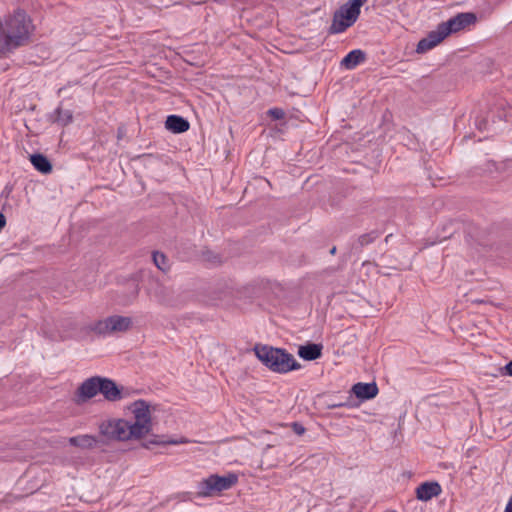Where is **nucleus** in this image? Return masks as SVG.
<instances>
[{
	"label": "nucleus",
	"mask_w": 512,
	"mask_h": 512,
	"mask_svg": "<svg viewBox=\"0 0 512 512\" xmlns=\"http://www.w3.org/2000/svg\"><path fill=\"white\" fill-rule=\"evenodd\" d=\"M365 60V53L356 49L350 51L341 61V65L346 69H354Z\"/></svg>",
	"instance_id": "nucleus-15"
},
{
	"label": "nucleus",
	"mask_w": 512,
	"mask_h": 512,
	"mask_svg": "<svg viewBox=\"0 0 512 512\" xmlns=\"http://www.w3.org/2000/svg\"><path fill=\"white\" fill-rule=\"evenodd\" d=\"M98 384L99 393H101L107 401L115 402L122 399L121 390L113 380L99 376Z\"/></svg>",
	"instance_id": "nucleus-10"
},
{
	"label": "nucleus",
	"mask_w": 512,
	"mask_h": 512,
	"mask_svg": "<svg viewBox=\"0 0 512 512\" xmlns=\"http://www.w3.org/2000/svg\"><path fill=\"white\" fill-rule=\"evenodd\" d=\"M322 346L318 344H307L300 346L298 350L299 356L304 360H316L321 356Z\"/></svg>",
	"instance_id": "nucleus-16"
},
{
	"label": "nucleus",
	"mask_w": 512,
	"mask_h": 512,
	"mask_svg": "<svg viewBox=\"0 0 512 512\" xmlns=\"http://www.w3.org/2000/svg\"><path fill=\"white\" fill-rule=\"evenodd\" d=\"M442 489L438 482H424L416 488V498L427 502L441 494Z\"/></svg>",
	"instance_id": "nucleus-11"
},
{
	"label": "nucleus",
	"mask_w": 512,
	"mask_h": 512,
	"mask_svg": "<svg viewBox=\"0 0 512 512\" xmlns=\"http://www.w3.org/2000/svg\"><path fill=\"white\" fill-rule=\"evenodd\" d=\"M476 20L477 17L474 13L465 12L457 14L446 22H442V25L446 30H449L450 35L451 33H456L467 26L474 24Z\"/></svg>",
	"instance_id": "nucleus-9"
},
{
	"label": "nucleus",
	"mask_w": 512,
	"mask_h": 512,
	"mask_svg": "<svg viewBox=\"0 0 512 512\" xmlns=\"http://www.w3.org/2000/svg\"><path fill=\"white\" fill-rule=\"evenodd\" d=\"M152 258L155 266L162 272H167L170 269L169 259L163 253L154 252Z\"/></svg>",
	"instance_id": "nucleus-21"
},
{
	"label": "nucleus",
	"mask_w": 512,
	"mask_h": 512,
	"mask_svg": "<svg viewBox=\"0 0 512 512\" xmlns=\"http://www.w3.org/2000/svg\"><path fill=\"white\" fill-rule=\"evenodd\" d=\"M2 24L5 32L9 35L10 41H12L17 48L28 42L32 25L25 11L16 10L12 15H9Z\"/></svg>",
	"instance_id": "nucleus-3"
},
{
	"label": "nucleus",
	"mask_w": 512,
	"mask_h": 512,
	"mask_svg": "<svg viewBox=\"0 0 512 512\" xmlns=\"http://www.w3.org/2000/svg\"><path fill=\"white\" fill-rule=\"evenodd\" d=\"M238 482V476L235 473H228L224 476L217 474L210 475L198 484L197 494L200 497H213L221 492L229 490Z\"/></svg>",
	"instance_id": "nucleus-5"
},
{
	"label": "nucleus",
	"mask_w": 512,
	"mask_h": 512,
	"mask_svg": "<svg viewBox=\"0 0 512 512\" xmlns=\"http://www.w3.org/2000/svg\"><path fill=\"white\" fill-rule=\"evenodd\" d=\"M254 352L256 357L273 372L287 373L301 367L294 356L284 349L268 345H256Z\"/></svg>",
	"instance_id": "nucleus-2"
},
{
	"label": "nucleus",
	"mask_w": 512,
	"mask_h": 512,
	"mask_svg": "<svg viewBox=\"0 0 512 512\" xmlns=\"http://www.w3.org/2000/svg\"><path fill=\"white\" fill-rule=\"evenodd\" d=\"M330 253L332 255H334L336 253V247H332L331 250H330Z\"/></svg>",
	"instance_id": "nucleus-27"
},
{
	"label": "nucleus",
	"mask_w": 512,
	"mask_h": 512,
	"mask_svg": "<svg viewBox=\"0 0 512 512\" xmlns=\"http://www.w3.org/2000/svg\"><path fill=\"white\" fill-rule=\"evenodd\" d=\"M132 325L130 317L113 315L103 320H99L93 330L99 334H110L115 332H125Z\"/></svg>",
	"instance_id": "nucleus-6"
},
{
	"label": "nucleus",
	"mask_w": 512,
	"mask_h": 512,
	"mask_svg": "<svg viewBox=\"0 0 512 512\" xmlns=\"http://www.w3.org/2000/svg\"><path fill=\"white\" fill-rule=\"evenodd\" d=\"M352 392L357 398L368 400L374 398L378 394V387L376 383L359 382L353 385Z\"/></svg>",
	"instance_id": "nucleus-13"
},
{
	"label": "nucleus",
	"mask_w": 512,
	"mask_h": 512,
	"mask_svg": "<svg viewBox=\"0 0 512 512\" xmlns=\"http://www.w3.org/2000/svg\"><path fill=\"white\" fill-rule=\"evenodd\" d=\"M379 236L380 233L376 230L362 234L358 237L354 247L356 249H362L363 247L373 243Z\"/></svg>",
	"instance_id": "nucleus-19"
},
{
	"label": "nucleus",
	"mask_w": 512,
	"mask_h": 512,
	"mask_svg": "<svg viewBox=\"0 0 512 512\" xmlns=\"http://www.w3.org/2000/svg\"><path fill=\"white\" fill-rule=\"evenodd\" d=\"M269 115L273 118V119H276V120H280L282 118H284V111L280 108H273V109H270L269 110Z\"/></svg>",
	"instance_id": "nucleus-23"
},
{
	"label": "nucleus",
	"mask_w": 512,
	"mask_h": 512,
	"mask_svg": "<svg viewBox=\"0 0 512 512\" xmlns=\"http://www.w3.org/2000/svg\"><path fill=\"white\" fill-rule=\"evenodd\" d=\"M449 35V30L443 27L440 23L436 30L431 31L425 38L418 42L416 51L418 53H425L428 50L434 48L441 41H443Z\"/></svg>",
	"instance_id": "nucleus-8"
},
{
	"label": "nucleus",
	"mask_w": 512,
	"mask_h": 512,
	"mask_svg": "<svg viewBox=\"0 0 512 512\" xmlns=\"http://www.w3.org/2000/svg\"><path fill=\"white\" fill-rule=\"evenodd\" d=\"M292 430L297 435H302L305 432L304 426L302 424L298 423V422L292 423Z\"/></svg>",
	"instance_id": "nucleus-24"
},
{
	"label": "nucleus",
	"mask_w": 512,
	"mask_h": 512,
	"mask_svg": "<svg viewBox=\"0 0 512 512\" xmlns=\"http://www.w3.org/2000/svg\"><path fill=\"white\" fill-rule=\"evenodd\" d=\"M134 420H110L100 424V435L106 439L130 440L146 436L151 430V416L148 404L144 400L132 404Z\"/></svg>",
	"instance_id": "nucleus-1"
},
{
	"label": "nucleus",
	"mask_w": 512,
	"mask_h": 512,
	"mask_svg": "<svg viewBox=\"0 0 512 512\" xmlns=\"http://www.w3.org/2000/svg\"><path fill=\"white\" fill-rule=\"evenodd\" d=\"M73 114L70 110H63L61 107H58L55 110V118L54 122L60 124L61 126H66L72 122Z\"/></svg>",
	"instance_id": "nucleus-20"
},
{
	"label": "nucleus",
	"mask_w": 512,
	"mask_h": 512,
	"mask_svg": "<svg viewBox=\"0 0 512 512\" xmlns=\"http://www.w3.org/2000/svg\"><path fill=\"white\" fill-rule=\"evenodd\" d=\"M168 294H169V291L167 288L159 286L158 289L154 293V297L160 303H166L168 301V299H167Z\"/></svg>",
	"instance_id": "nucleus-22"
},
{
	"label": "nucleus",
	"mask_w": 512,
	"mask_h": 512,
	"mask_svg": "<svg viewBox=\"0 0 512 512\" xmlns=\"http://www.w3.org/2000/svg\"><path fill=\"white\" fill-rule=\"evenodd\" d=\"M68 442L70 445L78 447L80 449H93L97 447L99 444H105V441H103L99 437L89 434H82L70 437Z\"/></svg>",
	"instance_id": "nucleus-12"
},
{
	"label": "nucleus",
	"mask_w": 512,
	"mask_h": 512,
	"mask_svg": "<svg viewBox=\"0 0 512 512\" xmlns=\"http://www.w3.org/2000/svg\"><path fill=\"white\" fill-rule=\"evenodd\" d=\"M30 161L35 167L36 170H38L41 173L48 174L52 171V165L50 161L47 159L46 156L42 154H33L30 156Z\"/></svg>",
	"instance_id": "nucleus-17"
},
{
	"label": "nucleus",
	"mask_w": 512,
	"mask_h": 512,
	"mask_svg": "<svg viewBox=\"0 0 512 512\" xmlns=\"http://www.w3.org/2000/svg\"><path fill=\"white\" fill-rule=\"evenodd\" d=\"M504 512H512V496L509 498Z\"/></svg>",
	"instance_id": "nucleus-26"
},
{
	"label": "nucleus",
	"mask_w": 512,
	"mask_h": 512,
	"mask_svg": "<svg viewBox=\"0 0 512 512\" xmlns=\"http://www.w3.org/2000/svg\"><path fill=\"white\" fill-rule=\"evenodd\" d=\"M342 406H344V404L343 403H339V404H334L331 407H342Z\"/></svg>",
	"instance_id": "nucleus-28"
},
{
	"label": "nucleus",
	"mask_w": 512,
	"mask_h": 512,
	"mask_svg": "<svg viewBox=\"0 0 512 512\" xmlns=\"http://www.w3.org/2000/svg\"><path fill=\"white\" fill-rule=\"evenodd\" d=\"M367 0H349L334 12L332 24L329 27L330 34H339L346 31L358 19L361 7Z\"/></svg>",
	"instance_id": "nucleus-4"
},
{
	"label": "nucleus",
	"mask_w": 512,
	"mask_h": 512,
	"mask_svg": "<svg viewBox=\"0 0 512 512\" xmlns=\"http://www.w3.org/2000/svg\"><path fill=\"white\" fill-rule=\"evenodd\" d=\"M505 371L508 375L512 376V360L506 364Z\"/></svg>",
	"instance_id": "nucleus-25"
},
{
	"label": "nucleus",
	"mask_w": 512,
	"mask_h": 512,
	"mask_svg": "<svg viewBox=\"0 0 512 512\" xmlns=\"http://www.w3.org/2000/svg\"><path fill=\"white\" fill-rule=\"evenodd\" d=\"M165 127L173 133H183L189 129L190 124L181 116L170 115L166 119Z\"/></svg>",
	"instance_id": "nucleus-14"
},
{
	"label": "nucleus",
	"mask_w": 512,
	"mask_h": 512,
	"mask_svg": "<svg viewBox=\"0 0 512 512\" xmlns=\"http://www.w3.org/2000/svg\"><path fill=\"white\" fill-rule=\"evenodd\" d=\"M183 442H184V441H180V442H178V441H169L168 443H169V444H178V443H183Z\"/></svg>",
	"instance_id": "nucleus-29"
},
{
	"label": "nucleus",
	"mask_w": 512,
	"mask_h": 512,
	"mask_svg": "<svg viewBox=\"0 0 512 512\" xmlns=\"http://www.w3.org/2000/svg\"><path fill=\"white\" fill-rule=\"evenodd\" d=\"M98 382L99 376L90 377L82 382L75 392L74 402L81 405L95 397L99 393Z\"/></svg>",
	"instance_id": "nucleus-7"
},
{
	"label": "nucleus",
	"mask_w": 512,
	"mask_h": 512,
	"mask_svg": "<svg viewBox=\"0 0 512 512\" xmlns=\"http://www.w3.org/2000/svg\"><path fill=\"white\" fill-rule=\"evenodd\" d=\"M17 49L16 45L9 39V35L5 32L3 24L0 23V55H5Z\"/></svg>",
	"instance_id": "nucleus-18"
}]
</instances>
